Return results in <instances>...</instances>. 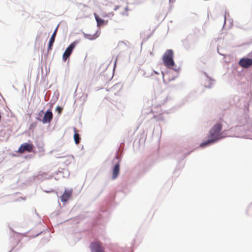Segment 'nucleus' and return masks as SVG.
I'll list each match as a JSON object with an SVG mask.
<instances>
[{"mask_svg": "<svg viewBox=\"0 0 252 252\" xmlns=\"http://www.w3.org/2000/svg\"><path fill=\"white\" fill-rule=\"evenodd\" d=\"M72 190H65L64 193L61 196V201L62 202H66L67 201L69 198L71 197L72 195Z\"/></svg>", "mask_w": 252, "mask_h": 252, "instance_id": "1a4fd4ad", "label": "nucleus"}, {"mask_svg": "<svg viewBox=\"0 0 252 252\" xmlns=\"http://www.w3.org/2000/svg\"><path fill=\"white\" fill-rule=\"evenodd\" d=\"M87 36H88L89 37H88L89 39H91V40H93V39H95L97 36L95 35V34L94 35H87Z\"/></svg>", "mask_w": 252, "mask_h": 252, "instance_id": "2eb2a0df", "label": "nucleus"}, {"mask_svg": "<svg viewBox=\"0 0 252 252\" xmlns=\"http://www.w3.org/2000/svg\"><path fill=\"white\" fill-rule=\"evenodd\" d=\"M33 148V146L32 144L25 143L20 146L18 149V152L20 153H23L25 151L31 152L32 151Z\"/></svg>", "mask_w": 252, "mask_h": 252, "instance_id": "423d86ee", "label": "nucleus"}, {"mask_svg": "<svg viewBox=\"0 0 252 252\" xmlns=\"http://www.w3.org/2000/svg\"><path fill=\"white\" fill-rule=\"evenodd\" d=\"M58 27L56 28V29L55 30L54 32H53V34H54V36H56V34H57V31H58Z\"/></svg>", "mask_w": 252, "mask_h": 252, "instance_id": "a211bd4d", "label": "nucleus"}, {"mask_svg": "<svg viewBox=\"0 0 252 252\" xmlns=\"http://www.w3.org/2000/svg\"><path fill=\"white\" fill-rule=\"evenodd\" d=\"M174 53L172 50H167L162 57V61L165 66L168 68H172L175 65L173 60Z\"/></svg>", "mask_w": 252, "mask_h": 252, "instance_id": "f03ea898", "label": "nucleus"}, {"mask_svg": "<svg viewBox=\"0 0 252 252\" xmlns=\"http://www.w3.org/2000/svg\"><path fill=\"white\" fill-rule=\"evenodd\" d=\"M239 63L243 68H248L252 65V59L242 58Z\"/></svg>", "mask_w": 252, "mask_h": 252, "instance_id": "0eeeda50", "label": "nucleus"}, {"mask_svg": "<svg viewBox=\"0 0 252 252\" xmlns=\"http://www.w3.org/2000/svg\"><path fill=\"white\" fill-rule=\"evenodd\" d=\"M74 130L75 131V133L74 135V141L76 144H78L80 142V135L78 133H77V131L75 128H74Z\"/></svg>", "mask_w": 252, "mask_h": 252, "instance_id": "4468645a", "label": "nucleus"}, {"mask_svg": "<svg viewBox=\"0 0 252 252\" xmlns=\"http://www.w3.org/2000/svg\"><path fill=\"white\" fill-rule=\"evenodd\" d=\"M207 80H209L210 82H211V81H212L211 79H209V78H207Z\"/></svg>", "mask_w": 252, "mask_h": 252, "instance_id": "6ab92c4d", "label": "nucleus"}, {"mask_svg": "<svg viewBox=\"0 0 252 252\" xmlns=\"http://www.w3.org/2000/svg\"><path fill=\"white\" fill-rule=\"evenodd\" d=\"M91 252H105L102 244L99 241L92 242L90 246Z\"/></svg>", "mask_w": 252, "mask_h": 252, "instance_id": "7ed1b4c3", "label": "nucleus"}, {"mask_svg": "<svg viewBox=\"0 0 252 252\" xmlns=\"http://www.w3.org/2000/svg\"><path fill=\"white\" fill-rule=\"evenodd\" d=\"M55 37L56 36H54V34L52 35V36L50 38V39L49 40V44H48V51L52 50V47L53 45V43L55 40Z\"/></svg>", "mask_w": 252, "mask_h": 252, "instance_id": "ddd939ff", "label": "nucleus"}, {"mask_svg": "<svg viewBox=\"0 0 252 252\" xmlns=\"http://www.w3.org/2000/svg\"><path fill=\"white\" fill-rule=\"evenodd\" d=\"M120 172V164L119 163H117L114 167L112 170V178L113 179H115L117 178Z\"/></svg>", "mask_w": 252, "mask_h": 252, "instance_id": "9d476101", "label": "nucleus"}, {"mask_svg": "<svg viewBox=\"0 0 252 252\" xmlns=\"http://www.w3.org/2000/svg\"><path fill=\"white\" fill-rule=\"evenodd\" d=\"M56 110L58 112L59 114H61L62 113V111L63 110V108L60 106H58L56 108Z\"/></svg>", "mask_w": 252, "mask_h": 252, "instance_id": "dca6fc26", "label": "nucleus"}, {"mask_svg": "<svg viewBox=\"0 0 252 252\" xmlns=\"http://www.w3.org/2000/svg\"><path fill=\"white\" fill-rule=\"evenodd\" d=\"M53 119V114L51 110L47 111L44 115L43 119L37 117V120L43 124L50 123Z\"/></svg>", "mask_w": 252, "mask_h": 252, "instance_id": "39448f33", "label": "nucleus"}, {"mask_svg": "<svg viewBox=\"0 0 252 252\" xmlns=\"http://www.w3.org/2000/svg\"><path fill=\"white\" fill-rule=\"evenodd\" d=\"M245 124L243 125V129L245 131L252 132V122L250 120H244Z\"/></svg>", "mask_w": 252, "mask_h": 252, "instance_id": "6e6552de", "label": "nucleus"}, {"mask_svg": "<svg viewBox=\"0 0 252 252\" xmlns=\"http://www.w3.org/2000/svg\"><path fill=\"white\" fill-rule=\"evenodd\" d=\"M120 8H122L123 9V10L120 12V13L123 15H126L127 16L128 15V12L129 10L128 6L126 5L125 6L122 7L121 6H117L115 8V10H117Z\"/></svg>", "mask_w": 252, "mask_h": 252, "instance_id": "9b49d317", "label": "nucleus"}, {"mask_svg": "<svg viewBox=\"0 0 252 252\" xmlns=\"http://www.w3.org/2000/svg\"><path fill=\"white\" fill-rule=\"evenodd\" d=\"M222 124L220 123H217L213 126L209 131V139L200 144V147H204L209 145L212 144L222 138L221 130Z\"/></svg>", "mask_w": 252, "mask_h": 252, "instance_id": "f257e3e1", "label": "nucleus"}, {"mask_svg": "<svg viewBox=\"0 0 252 252\" xmlns=\"http://www.w3.org/2000/svg\"><path fill=\"white\" fill-rule=\"evenodd\" d=\"M43 114H44V111L43 110L40 111L38 114L37 117H39L41 119Z\"/></svg>", "mask_w": 252, "mask_h": 252, "instance_id": "f3484780", "label": "nucleus"}, {"mask_svg": "<svg viewBox=\"0 0 252 252\" xmlns=\"http://www.w3.org/2000/svg\"><path fill=\"white\" fill-rule=\"evenodd\" d=\"M77 43L78 41H75L71 43L69 46L66 49L63 55V60L64 62H65L66 60L69 57Z\"/></svg>", "mask_w": 252, "mask_h": 252, "instance_id": "20e7f679", "label": "nucleus"}, {"mask_svg": "<svg viewBox=\"0 0 252 252\" xmlns=\"http://www.w3.org/2000/svg\"><path fill=\"white\" fill-rule=\"evenodd\" d=\"M95 19L97 22V26H100L105 24V21L104 20L100 18L99 16L95 13L94 14Z\"/></svg>", "mask_w": 252, "mask_h": 252, "instance_id": "f8f14e48", "label": "nucleus"}]
</instances>
